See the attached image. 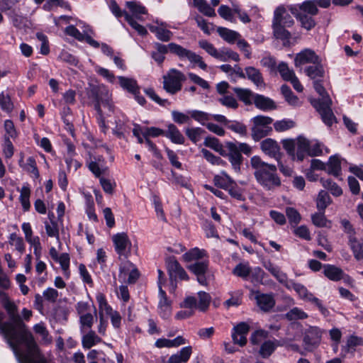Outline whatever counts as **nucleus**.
I'll return each instance as SVG.
<instances>
[{"instance_id":"f257e3e1","label":"nucleus","mask_w":363,"mask_h":363,"mask_svg":"<svg viewBox=\"0 0 363 363\" xmlns=\"http://www.w3.org/2000/svg\"><path fill=\"white\" fill-rule=\"evenodd\" d=\"M0 301L10 320L0 325V334L4 337L19 362L23 363L39 352V349L18 314L16 303L4 291H0Z\"/></svg>"},{"instance_id":"f03ea898","label":"nucleus","mask_w":363,"mask_h":363,"mask_svg":"<svg viewBox=\"0 0 363 363\" xmlns=\"http://www.w3.org/2000/svg\"><path fill=\"white\" fill-rule=\"evenodd\" d=\"M250 164L254 169V175L257 182L265 189L272 190L281 185V180L277 174L274 164L264 162L259 156H253L250 159Z\"/></svg>"},{"instance_id":"7ed1b4c3","label":"nucleus","mask_w":363,"mask_h":363,"mask_svg":"<svg viewBox=\"0 0 363 363\" xmlns=\"http://www.w3.org/2000/svg\"><path fill=\"white\" fill-rule=\"evenodd\" d=\"M289 10L300 23L301 28L306 30H311L316 26L313 16L318 13V9L315 1L306 0L301 4L289 6Z\"/></svg>"},{"instance_id":"20e7f679","label":"nucleus","mask_w":363,"mask_h":363,"mask_svg":"<svg viewBox=\"0 0 363 363\" xmlns=\"http://www.w3.org/2000/svg\"><path fill=\"white\" fill-rule=\"evenodd\" d=\"M155 51L165 55L167 52H170L177 55L181 60H188L191 63L196 64L202 69H206V64L203 61V58L184 47L175 43H170L168 45H164L160 43H155L153 45Z\"/></svg>"},{"instance_id":"39448f33","label":"nucleus","mask_w":363,"mask_h":363,"mask_svg":"<svg viewBox=\"0 0 363 363\" xmlns=\"http://www.w3.org/2000/svg\"><path fill=\"white\" fill-rule=\"evenodd\" d=\"M313 87L321 96V99L313 101L312 104L321 116L323 121L327 125L330 126L335 121V117L330 108L332 105V100L328 95L320 80L314 81Z\"/></svg>"},{"instance_id":"423d86ee","label":"nucleus","mask_w":363,"mask_h":363,"mask_svg":"<svg viewBox=\"0 0 363 363\" xmlns=\"http://www.w3.org/2000/svg\"><path fill=\"white\" fill-rule=\"evenodd\" d=\"M89 96L93 99L94 108L101 118L103 117L101 106L106 108L108 113L113 111V106L111 100L110 94L105 86H93L89 93Z\"/></svg>"},{"instance_id":"0eeeda50","label":"nucleus","mask_w":363,"mask_h":363,"mask_svg":"<svg viewBox=\"0 0 363 363\" xmlns=\"http://www.w3.org/2000/svg\"><path fill=\"white\" fill-rule=\"evenodd\" d=\"M186 80L185 75L176 69H171L163 76V88L171 94H174L182 89V82Z\"/></svg>"},{"instance_id":"6e6552de","label":"nucleus","mask_w":363,"mask_h":363,"mask_svg":"<svg viewBox=\"0 0 363 363\" xmlns=\"http://www.w3.org/2000/svg\"><path fill=\"white\" fill-rule=\"evenodd\" d=\"M252 137L255 141H258L269 134L272 130L269 125L273 122V119L268 116H257L252 119Z\"/></svg>"},{"instance_id":"1a4fd4ad","label":"nucleus","mask_w":363,"mask_h":363,"mask_svg":"<svg viewBox=\"0 0 363 363\" xmlns=\"http://www.w3.org/2000/svg\"><path fill=\"white\" fill-rule=\"evenodd\" d=\"M112 241L114 245L115 250L119 255V258L126 259L130 255L132 242L127 233H118L112 236Z\"/></svg>"},{"instance_id":"9d476101","label":"nucleus","mask_w":363,"mask_h":363,"mask_svg":"<svg viewBox=\"0 0 363 363\" xmlns=\"http://www.w3.org/2000/svg\"><path fill=\"white\" fill-rule=\"evenodd\" d=\"M86 165L92 174L99 179L103 176L107 175L109 172L108 167L106 164L105 159L102 156H90L86 161Z\"/></svg>"},{"instance_id":"9b49d317","label":"nucleus","mask_w":363,"mask_h":363,"mask_svg":"<svg viewBox=\"0 0 363 363\" xmlns=\"http://www.w3.org/2000/svg\"><path fill=\"white\" fill-rule=\"evenodd\" d=\"M320 60V57L313 50L306 48L296 55L294 63L296 67H299L306 64L317 63Z\"/></svg>"},{"instance_id":"f8f14e48","label":"nucleus","mask_w":363,"mask_h":363,"mask_svg":"<svg viewBox=\"0 0 363 363\" xmlns=\"http://www.w3.org/2000/svg\"><path fill=\"white\" fill-rule=\"evenodd\" d=\"M250 329V325L245 322H241L235 325L232 333V338L234 343L241 347L245 346L247 343V335Z\"/></svg>"},{"instance_id":"ddd939ff","label":"nucleus","mask_w":363,"mask_h":363,"mask_svg":"<svg viewBox=\"0 0 363 363\" xmlns=\"http://www.w3.org/2000/svg\"><path fill=\"white\" fill-rule=\"evenodd\" d=\"M272 23L281 26L291 27L294 24V21L284 6H280L274 12Z\"/></svg>"},{"instance_id":"4468645a","label":"nucleus","mask_w":363,"mask_h":363,"mask_svg":"<svg viewBox=\"0 0 363 363\" xmlns=\"http://www.w3.org/2000/svg\"><path fill=\"white\" fill-rule=\"evenodd\" d=\"M262 152L277 160L280 159V147L277 142L272 138H267L260 143Z\"/></svg>"},{"instance_id":"2eb2a0df","label":"nucleus","mask_w":363,"mask_h":363,"mask_svg":"<svg viewBox=\"0 0 363 363\" xmlns=\"http://www.w3.org/2000/svg\"><path fill=\"white\" fill-rule=\"evenodd\" d=\"M321 339V332L317 327H310L305 333L303 342L307 348L317 346Z\"/></svg>"},{"instance_id":"dca6fc26","label":"nucleus","mask_w":363,"mask_h":363,"mask_svg":"<svg viewBox=\"0 0 363 363\" xmlns=\"http://www.w3.org/2000/svg\"><path fill=\"white\" fill-rule=\"evenodd\" d=\"M227 147L229 150L228 158L230 162L233 169L235 172H239L240 169V164L242 162V156L238 152L235 143L230 142L227 143Z\"/></svg>"},{"instance_id":"f3484780","label":"nucleus","mask_w":363,"mask_h":363,"mask_svg":"<svg viewBox=\"0 0 363 363\" xmlns=\"http://www.w3.org/2000/svg\"><path fill=\"white\" fill-rule=\"evenodd\" d=\"M304 72L311 79L315 81L324 77L325 70L321 63V59L318 62L313 64L305 68Z\"/></svg>"},{"instance_id":"a211bd4d","label":"nucleus","mask_w":363,"mask_h":363,"mask_svg":"<svg viewBox=\"0 0 363 363\" xmlns=\"http://www.w3.org/2000/svg\"><path fill=\"white\" fill-rule=\"evenodd\" d=\"M164 136L175 144L183 145L185 142L184 135L173 123H170L167 125V130L164 132Z\"/></svg>"},{"instance_id":"6ab92c4d","label":"nucleus","mask_w":363,"mask_h":363,"mask_svg":"<svg viewBox=\"0 0 363 363\" xmlns=\"http://www.w3.org/2000/svg\"><path fill=\"white\" fill-rule=\"evenodd\" d=\"M159 308L160 309V315L163 318H167L171 313V303L168 300L165 291L160 286L159 289Z\"/></svg>"},{"instance_id":"aec40b11","label":"nucleus","mask_w":363,"mask_h":363,"mask_svg":"<svg viewBox=\"0 0 363 363\" xmlns=\"http://www.w3.org/2000/svg\"><path fill=\"white\" fill-rule=\"evenodd\" d=\"M192 353V347L187 346L183 347L179 352L169 357L167 363H186Z\"/></svg>"},{"instance_id":"412c9836","label":"nucleus","mask_w":363,"mask_h":363,"mask_svg":"<svg viewBox=\"0 0 363 363\" xmlns=\"http://www.w3.org/2000/svg\"><path fill=\"white\" fill-rule=\"evenodd\" d=\"M11 20L13 26L18 29H23L27 27L28 20L26 17L20 13V9H14L6 14Z\"/></svg>"},{"instance_id":"4be33fe9","label":"nucleus","mask_w":363,"mask_h":363,"mask_svg":"<svg viewBox=\"0 0 363 363\" xmlns=\"http://www.w3.org/2000/svg\"><path fill=\"white\" fill-rule=\"evenodd\" d=\"M296 160L302 161L306 155L308 153L310 141L303 136L296 139Z\"/></svg>"},{"instance_id":"5701e85b","label":"nucleus","mask_w":363,"mask_h":363,"mask_svg":"<svg viewBox=\"0 0 363 363\" xmlns=\"http://www.w3.org/2000/svg\"><path fill=\"white\" fill-rule=\"evenodd\" d=\"M284 285L288 289H293L298 294L299 297L305 301H307L312 294L303 284L296 283L291 280H287V282H286Z\"/></svg>"},{"instance_id":"b1692460","label":"nucleus","mask_w":363,"mask_h":363,"mask_svg":"<svg viewBox=\"0 0 363 363\" xmlns=\"http://www.w3.org/2000/svg\"><path fill=\"white\" fill-rule=\"evenodd\" d=\"M149 29L155 34L158 40L163 42H168L173 35L172 33L169 30L166 29L163 24L161 26H150Z\"/></svg>"},{"instance_id":"393cba45","label":"nucleus","mask_w":363,"mask_h":363,"mask_svg":"<svg viewBox=\"0 0 363 363\" xmlns=\"http://www.w3.org/2000/svg\"><path fill=\"white\" fill-rule=\"evenodd\" d=\"M258 306L264 311H268L275 304L273 296L270 294H257L255 297Z\"/></svg>"},{"instance_id":"a878e982","label":"nucleus","mask_w":363,"mask_h":363,"mask_svg":"<svg viewBox=\"0 0 363 363\" xmlns=\"http://www.w3.org/2000/svg\"><path fill=\"white\" fill-rule=\"evenodd\" d=\"M348 245L357 260H361L363 259V245L355 236H349Z\"/></svg>"},{"instance_id":"bb28decb","label":"nucleus","mask_w":363,"mask_h":363,"mask_svg":"<svg viewBox=\"0 0 363 363\" xmlns=\"http://www.w3.org/2000/svg\"><path fill=\"white\" fill-rule=\"evenodd\" d=\"M253 102L257 108L263 111L272 110L276 108V106L272 99L262 95L256 94Z\"/></svg>"},{"instance_id":"cd10ccee","label":"nucleus","mask_w":363,"mask_h":363,"mask_svg":"<svg viewBox=\"0 0 363 363\" xmlns=\"http://www.w3.org/2000/svg\"><path fill=\"white\" fill-rule=\"evenodd\" d=\"M245 77L252 81L256 86H263L264 79L260 71L254 67H247L245 69Z\"/></svg>"},{"instance_id":"c85d7f7f","label":"nucleus","mask_w":363,"mask_h":363,"mask_svg":"<svg viewBox=\"0 0 363 363\" xmlns=\"http://www.w3.org/2000/svg\"><path fill=\"white\" fill-rule=\"evenodd\" d=\"M18 164L24 170L32 174L35 178L39 177V172L37 168L36 162L33 157H29L27 159L26 162L23 163V156L22 155Z\"/></svg>"},{"instance_id":"c756f323","label":"nucleus","mask_w":363,"mask_h":363,"mask_svg":"<svg viewBox=\"0 0 363 363\" xmlns=\"http://www.w3.org/2000/svg\"><path fill=\"white\" fill-rule=\"evenodd\" d=\"M234 180L225 172H221L220 174L215 175L213 177L214 184L221 189L226 190Z\"/></svg>"},{"instance_id":"7c9ffc66","label":"nucleus","mask_w":363,"mask_h":363,"mask_svg":"<svg viewBox=\"0 0 363 363\" xmlns=\"http://www.w3.org/2000/svg\"><path fill=\"white\" fill-rule=\"evenodd\" d=\"M324 274L329 279L337 281L343 278L344 272L340 268L328 264L324 267Z\"/></svg>"},{"instance_id":"2f4dec72","label":"nucleus","mask_w":363,"mask_h":363,"mask_svg":"<svg viewBox=\"0 0 363 363\" xmlns=\"http://www.w3.org/2000/svg\"><path fill=\"white\" fill-rule=\"evenodd\" d=\"M101 341V338L99 337L94 331L90 330L82 337V343L84 348L90 349Z\"/></svg>"},{"instance_id":"473e14b6","label":"nucleus","mask_w":363,"mask_h":363,"mask_svg":"<svg viewBox=\"0 0 363 363\" xmlns=\"http://www.w3.org/2000/svg\"><path fill=\"white\" fill-rule=\"evenodd\" d=\"M264 267L267 270H268L280 283L285 284L287 282L288 278L285 273L281 272L280 269L272 264L270 262H268L264 264Z\"/></svg>"},{"instance_id":"72a5a7b5","label":"nucleus","mask_w":363,"mask_h":363,"mask_svg":"<svg viewBox=\"0 0 363 363\" xmlns=\"http://www.w3.org/2000/svg\"><path fill=\"white\" fill-rule=\"evenodd\" d=\"M217 32L224 40L229 43H234L240 37L238 32L223 27L218 28Z\"/></svg>"},{"instance_id":"f704fd0d","label":"nucleus","mask_w":363,"mask_h":363,"mask_svg":"<svg viewBox=\"0 0 363 363\" xmlns=\"http://www.w3.org/2000/svg\"><path fill=\"white\" fill-rule=\"evenodd\" d=\"M118 82L120 86L123 89L128 91L131 94H135V91H138L139 86L136 80L133 78H128L125 77H118Z\"/></svg>"},{"instance_id":"c9c22d12","label":"nucleus","mask_w":363,"mask_h":363,"mask_svg":"<svg viewBox=\"0 0 363 363\" xmlns=\"http://www.w3.org/2000/svg\"><path fill=\"white\" fill-rule=\"evenodd\" d=\"M0 108L8 114L13 111L14 104L9 94L4 91L0 93Z\"/></svg>"},{"instance_id":"e433bc0d","label":"nucleus","mask_w":363,"mask_h":363,"mask_svg":"<svg viewBox=\"0 0 363 363\" xmlns=\"http://www.w3.org/2000/svg\"><path fill=\"white\" fill-rule=\"evenodd\" d=\"M233 91L236 94L240 100L247 105L251 104L252 101H254V98L256 95L247 89L235 87L233 88Z\"/></svg>"},{"instance_id":"4c0bfd02","label":"nucleus","mask_w":363,"mask_h":363,"mask_svg":"<svg viewBox=\"0 0 363 363\" xmlns=\"http://www.w3.org/2000/svg\"><path fill=\"white\" fill-rule=\"evenodd\" d=\"M279 345H280L277 340L265 341L260 347L259 354L263 358H267L274 352L275 349Z\"/></svg>"},{"instance_id":"58836bf2","label":"nucleus","mask_w":363,"mask_h":363,"mask_svg":"<svg viewBox=\"0 0 363 363\" xmlns=\"http://www.w3.org/2000/svg\"><path fill=\"white\" fill-rule=\"evenodd\" d=\"M19 191V200L22 205L23 209L24 211H28L30 208V203L29 200L30 195V189L28 185H24L21 187Z\"/></svg>"},{"instance_id":"ea45409f","label":"nucleus","mask_w":363,"mask_h":363,"mask_svg":"<svg viewBox=\"0 0 363 363\" xmlns=\"http://www.w3.org/2000/svg\"><path fill=\"white\" fill-rule=\"evenodd\" d=\"M272 27L274 35L276 38L281 40L284 41V44L285 42L289 41L291 38V33L287 30H286V26H281L278 24L272 23Z\"/></svg>"},{"instance_id":"a19ab883","label":"nucleus","mask_w":363,"mask_h":363,"mask_svg":"<svg viewBox=\"0 0 363 363\" xmlns=\"http://www.w3.org/2000/svg\"><path fill=\"white\" fill-rule=\"evenodd\" d=\"M328 173L338 177L341 172L340 160L337 156H331L328 162Z\"/></svg>"},{"instance_id":"79ce46f5","label":"nucleus","mask_w":363,"mask_h":363,"mask_svg":"<svg viewBox=\"0 0 363 363\" xmlns=\"http://www.w3.org/2000/svg\"><path fill=\"white\" fill-rule=\"evenodd\" d=\"M194 5L207 16H215L216 13L214 9L204 0H194Z\"/></svg>"},{"instance_id":"37998d69","label":"nucleus","mask_w":363,"mask_h":363,"mask_svg":"<svg viewBox=\"0 0 363 363\" xmlns=\"http://www.w3.org/2000/svg\"><path fill=\"white\" fill-rule=\"evenodd\" d=\"M203 145L222 155H224L223 146L216 138L210 136L206 137L204 140Z\"/></svg>"},{"instance_id":"c03bdc74","label":"nucleus","mask_w":363,"mask_h":363,"mask_svg":"<svg viewBox=\"0 0 363 363\" xmlns=\"http://www.w3.org/2000/svg\"><path fill=\"white\" fill-rule=\"evenodd\" d=\"M331 200L328 194L322 190L319 192L316 199V206L320 211H324L330 203Z\"/></svg>"},{"instance_id":"a18cd8bd","label":"nucleus","mask_w":363,"mask_h":363,"mask_svg":"<svg viewBox=\"0 0 363 363\" xmlns=\"http://www.w3.org/2000/svg\"><path fill=\"white\" fill-rule=\"evenodd\" d=\"M96 298L99 303V315L101 313L104 317V313L108 315L113 311L108 304L106 297L102 293H98Z\"/></svg>"},{"instance_id":"49530a36","label":"nucleus","mask_w":363,"mask_h":363,"mask_svg":"<svg viewBox=\"0 0 363 363\" xmlns=\"http://www.w3.org/2000/svg\"><path fill=\"white\" fill-rule=\"evenodd\" d=\"M125 5L132 12L133 16H134L138 19H140V16L141 14H145L147 13L146 9L136 1H126Z\"/></svg>"},{"instance_id":"de8ad7c7","label":"nucleus","mask_w":363,"mask_h":363,"mask_svg":"<svg viewBox=\"0 0 363 363\" xmlns=\"http://www.w3.org/2000/svg\"><path fill=\"white\" fill-rule=\"evenodd\" d=\"M205 133V130L201 128H187L185 129V133L188 138L193 142L196 143L201 140V135Z\"/></svg>"},{"instance_id":"09e8293b","label":"nucleus","mask_w":363,"mask_h":363,"mask_svg":"<svg viewBox=\"0 0 363 363\" xmlns=\"http://www.w3.org/2000/svg\"><path fill=\"white\" fill-rule=\"evenodd\" d=\"M60 264L62 270L64 272V274L67 277H69V262L70 257L68 253H62L60 256L55 260Z\"/></svg>"},{"instance_id":"8fccbe9b","label":"nucleus","mask_w":363,"mask_h":363,"mask_svg":"<svg viewBox=\"0 0 363 363\" xmlns=\"http://www.w3.org/2000/svg\"><path fill=\"white\" fill-rule=\"evenodd\" d=\"M189 113L190 114L191 118L203 125H206L207 124L206 122L211 120V114L201 111L192 110L189 111Z\"/></svg>"},{"instance_id":"3c124183","label":"nucleus","mask_w":363,"mask_h":363,"mask_svg":"<svg viewBox=\"0 0 363 363\" xmlns=\"http://www.w3.org/2000/svg\"><path fill=\"white\" fill-rule=\"evenodd\" d=\"M33 330L37 334L41 336L42 340L45 344H50L52 342V337L50 336L44 323H40L35 325Z\"/></svg>"},{"instance_id":"603ef678","label":"nucleus","mask_w":363,"mask_h":363,"mask_svg":"<svg viewBox=\"0 0 363 363\" xmlns=\"http://www.w3.org/2000/svg\"><path fill=\"white\" fill-rule=\"evenodd\" d=\"M208 266V260L196 261L191 264L188 268L196 275L205 274Z\"/></svg>"},{"instance_id":"864d4df0","label":"nucleus","mask_w":363,"mask_h":363,"mask_svg":"<svg viewBox=\"0 0 363 363\" xmlns=\"http://www.w3.org/2000/svg\"><path fill=\"white\" fill-rule=\"evenodd\" d=\"M94 322V316L90 313L79 315L81 331L84 332L85 330H90Z\"/></svg>"},{"instance_id":"5fc2aeb1","label":"nucleus","mask_w":363,"mask_h":363,"mask_svg":"<svg viewBox=\"0 0 363 363\" xmlns=\"http://www.w3.org/2000/svg\"><path fill=\"white\" fill-rule=\"evenodd\" d=\"M320 182L323 186L328 189L333 196H339L342 194V189L330 179H321Z\"/></svg>"},{"instance_id":"6e6d98bb","label":"nucleus","mask_w":363,"mask_h":363,"mask_svg":"<svg viewBox=\"0 0 363 363\" xmlns=\"http://www.w3.org/2000/svg\"><path fill=\"white\" fill-rule=\"evenodd\" d=\"M250 267L247 263H239L233 270V274L242 279H246L250 274Z\"/></svg>"},{"instance_id":"4d7b16f0","label":"nucleus","mask_w":363,"mask_h":363,"mask_svg":"<svg viewBox=\"0 0 363 363\" xmlns=\"http://www.w3.org/2000/svg\"><path fill=\"white\" fill-rule=\"evenodd\" d=\"M45 228L48 237L55 238L60 241L59 228L57 222H45Z\"/></svg>"},{"instance_id":"13d9d810","label":"nucleus","mask_w":363,"mask_h":363,"mask_svg":"<svg viewBox=\"0 0 363 363\" xmlns=\"http://www.w3.org/2000/svg\"><path fill=\"white\" fill-rule=\"evenodd\" d=\"M228 194L230 195V196L238 201H244L245 200V196H244V191L242 189L239 187L236 182H234V184H232L227 189Z\"/></svg>"},{"instance_id":"bf43d9fd","label":"nucleus","mask_w":363,"mask_h":363,"mask_svg":"<svg viewBox=\"0 0 363 363\" xmlns=\"http://www.w3.org/2000/svg\"><path fill=\"white\" fill-rule=\"evenodd\" d=\"M124 16L127 22L130 24V26L135 29L138 34L140 35H145L147 33L146 28L138 23L133 18V16L130 15L127 12L124 13Z\"/></svg>"},{"instance_id":"052dcab7","label":"nucleus","mask_w":363,"mask_h":363,"mask_svg":"<svg viewBox=\"0 0 363 363\" xmlns=\"http://www.w3.org/2000/svg\"><path fill=\"white\" fill-rule=\"evenodd\" d=\"M130 127L121 121L116 122V125L113 129V133L120 139L125 138L126 134L130 133Z\"/></svg>"},{"instance_id":"680f3d73","label":"nucleus","mask_w":363,"mask_h":363,"mask_svg":"<svg viewBox=\"0 0 363 363\" xmlns=\"http://www.w3.org/2000/svg\"><path fill=\"white\" fill-rule=\"evenodd\" d=\"M277 69L281 77L285 81H289L291 79L296 76L294 70L290 69L287 64L285 62H281L278 65Z\"/></svg>"},{"instance_id":"e2e57ef3","label":"nucleus","mask_w":363,"mask_h":363,"mask_svg":"<svg viewBox=\"0 0 363 363\" xmlns=\"http://www.w3.org/2000/svg\"><path fill=\"white\" fill-rule=\"evenodd\" d=\"M308 315L301 308L295 307L286 313V318L289 320H296L299 319H305Z\"/></svg>"},{"instance_id":"0e129e2a","label":"nucleus","mask_w":363,"mask_h":363,"mask_svg":"<svg viewBox=\"0 0 363 363\" xmlns=\"http://www.w3.org/2000/svg\"><path fill=\"white\" fill-rule=\"evenodd\" d=\"M206 255V252L203 250L199 248H194L184 255V258L186 261L197 260L203 258Z\"/></svg>"},{"instance_id":"69168bd1","label":"nucleus","mask_w":363,"mask_h":363,"mask_svg":"<svg viewBox=\"0 0 363 363\" xmlns=\"http://www.w3.org/2000/svg\"><path fill=\"white\" fill-rule=\"evenodd\" d=\"M9 244L14 245L15 248L20 253L25 251V244L22 238L18 237L15 233H11L9 236Z\"/></svg>"},{"instance_id":"338daca9","label":"nucleus","mask_w":363,"mask_h":363,"mask_svg":"<svg viewBox=\"0 0 363 363\" xmlns=\"http://www.w3.org/2000/svg\"><path fill=\"white\" fill-rule=\"evenodd\" d=\"M295 123L290 119H283L277 121L274 123V127L276 131L283 132L294 128Z\"/></svg>"},{"instance_id":"774afa93","label":"nucleus","mask_w":363,"mask_h":363,"mask_svg":"<svg viewBox=\"0 0 363 363\" xmlns=\"http://www.w3.org/2000/svg\"><path fill=\"white\" fill-rule=\"evenodd\" d=\"M2 152L6 159H11L14 154V146L8 137H4Z\"/></svg>"}]
</instances>
